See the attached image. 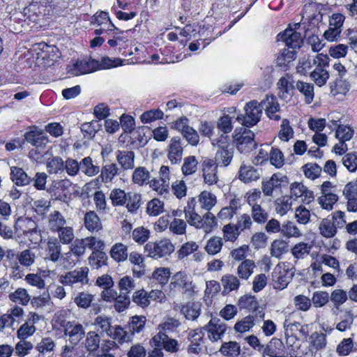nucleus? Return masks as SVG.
<instances>
[{
	"instance_id": "ea45409f",
	"label": "nucleus",
	"mask_w": 357,
	"mask_h": 357,
	"mask_svg": "<svg viewBox=\"0 0 357 357\" xmlns=\"http://www.w3.org/2000/svg\"><path fill=\"white\" fill-rule=\"evenodd\" d=\"M46 167L50 174H62L64 172V161L61 157H52L47 161Z\"/></svg>"
},
{
	"instance_id": "c85d7f7f",
	"label": "nucleus",
	"mask_w": 357,
	"mask_h": 357,
	"mask_svg": "<svg viewBox=\"0 0 357 357\" xmlns=\"http://www.w3.org/2000/svg\"><path fill=\"white\" fill-rule=\"evenodd\" d=\"M66 224L65 217L59 211H54L48 215V227L52 231L56 232Z\"/></svg>"
},
{
	"instance_id": "69168bd1",
	"label": "nucleus",
	"mask_w": 357,
	"mask_h": 357,
	"mask_svg": "<svg viewBox=\"0 0 357 357\" xmlns=\"http://www.w3.org/2000/svg\"><path fill=\"white\" fill-rule=\"evenodd\" d=\"M319 230L321 234L326 238L334 236L337 232L335 226L330 220L327 218L324 219L321 222L319 225Z\"/></svg>"
},
{
	"instance_id": "72a5a7b5",
	"label": "nucleus",
	"mask_w": 357,
	"mask_h": 357,
	"mask_svg": "<svg viewBox=\"0 0 357 357\" xmlns=\"http://www.w3.org/2000/svg\"><path fill=\"white\" fill-rule=\"evenodd\" d=\"M61 246L56 238H50L47 243V252L48 258L56 262L61 256Z\"/></svg>"
},
{
	"instance_id": "b1692460",
	"label": "nucleus",
	"mask_w": 357,
	"mask_h": 357,
	"mask_svg": "<svg viewBox=\"0 0 357 357\" xmlns=\"http://www.w3.org/2000/svg\"><path fill=\"white\" fill-rule=\"evenodd\" d=\"M264 355L271 357H282L284 355L283 342L278 338L272 339L264 349Z\"/></svg>"
},
{
	"instance_id": "aec40b11",
	"label": "nucleus",
	"mask_w": 357,
	"mask_h": 357,
	"mask_svg": "<svg viewBox=\"0 0 357 357\" xmlns=\"http://www.w3.org/2000/svg\"><path fill=\"white\" fill-rule=\"evenodd\" d=\"M234 153L233 147L218 149L213 160L215 164L220 167L229 166L232 161Z\"/></svg>"
},
{
	"instance_id": "4468645a",
	"label": "nucleus",
	"mask_w": 357,
	"mask_h": 357,
	"mask_svg": "<svg viewBox=\"0 0 357 357\" xmlns=\"http://www.w3.org/2000/svg\"><path fill=\"white\" fill-rule=\"evenodd\" d=\"M153 344L157 348H163L169 352H176L178 351V342L176 340L171 339L168 335L160 331L152 339Z\"/></svg>"
},
{
	"instance_id": "4be33fe9",
	"label": "nucleus",
	"mask_w": 357,
	"mask_h": 357,
	"mask_svg": "<svg viewBox=\"0 0 357 357\" xmlns=\"http://www.w3.org/2000/svg\"><path fill=\"white\" fill-rule=\"evenodd\" d=\"M116 160L123 170L131 169L135 166V153L132 151H117Z\"/></svg>"
},
{
	"instance_id": "20e7f679",
	"label": "nucleus",
	"mask_w": 357,
	"mask_h": 357,
	"mask_svg": "<svg viewBox=\"0 0 357 357\" xmlns=\"http://www.w3.org/2000/svg\"><path fill=\"white\" fill-rule=\"evenodd\" d=\"M242 132L235 130L233 136L234 142L238 151L242 153H248L256 149L257 142L255 140V133L246 128H241Z\"/></svg>"
},
{
	"instance_id": "a18cd8bd",
	"label": "nucleus",
	"mask_w": 357,
	"mask_h": 357,
	"mask_svg": "<svg viewBox=\"0 0 357 357\" xmlns=\"http://www.w3.org/2000/svg\"><path fill=\"white\" fill-rule=\"evenodd\" d=\"M312 248V244L300 242L291 248V254L296 259H303L309 255Z\"/></svg>"
},
{
	"instance_id": "423d86ee",
	"label": "nucleus",
	"mask_w": 357,
	"mask_h": 357,
	"mask_svg": "<svg viewBox=\"0 0 357 357\" xmlns=\"http://www.w3.org/2000/svg\"><path fill=\"white\" fill-rule=\"evenodd\" d=\"M89 268L86 266L77 268L73 271L61 275L59 282L63 285L71 287L77 283L82 285L86 284L89 282Z\"/></svg>"
},
{
	"instance_id": "774afa93",
	"label": "nucleus",
	"mask_w": 357,
	"mask_h": 357,
	"mask_svg": "<svg viewBox=\"0 0 357 357\" xmlns=\"http://www.w3.org/2000/svg\"><path fill=\"white\" fill-rule=\"evenodd\" d=\"M164 113L161 109H151L143 112L140 119L143 123H149L155 120L162 119Z\"/></svg>"
},
{
	"instance_id": "f3484780",
	"label": "nucleus",
	"mask_w": 357,
	"mask_h": 357,
	"mask_svg": "<svg viewBox=\"0 0 357 357\" xmlns=\"http://www.w3.org/2000/svg\"><path fill=\"white\" fill-rule=\"evenodd\" d=\"M291 77L288 75L280 78L277 83L279 97L285 101L291 98L292 92L296 88L290 80Z\"/></svg>"
},
{
	"instance_id": "bb28decb",
	"label": "nucleus",
	"mask_w": 357,
	"mask_h": 357,
	"mask_svg": "<svg viewBox=\"0 0 357 357\" xmlns=\"http://www.w3.org/2000/svg\"><path fill=\"white\" fill-rule=\"evenodd\" d=\"M223 287L222 293L225 295L229 294L231 291H237L240 287L239 279L233 274H225L221 279Z\"/></svg>"
},
{
	"instance_id": "ddd939ff",
	"label": "nucleus",
	"mask_w": 357,
	"mask_h": 357,
	"mask_svg": "<svg viewBox=\"0 0 357 357\" xmlns=\"http://www.w3.org/2000/svg\"><path fill=\"white\" fill-rule=\"evenodd\" d=\"M218 167L213 159L206 158L202 162L204 182L209 185H215L218 181Z\"/></svg>"
},
{
	"instance_id": "f03ea898",
	"label": "nucleus",
	"mask_w": 357,
	"mask_h": 357,
	"mask_svg": "<svg viewBox=\"0 0 357 357\" xmlns=\"http://www.w3.org/2000/svg\"><path fill=\"white\" fill-rule=\"evenodd\" d=\"M287 184L288 178L278 172L273 174L270 178L263 179L261 189L265 196H278L281 194V189Z\"/></svg>"
},
{
	"instance_id": "2f4dec72",
	"label": "nucleus",
	"mask_w": 357,
	"mask_h": 357,
	"mask_svg": "<svg viewBox=\"0 0 357 357\" xmlns=\"http://www.w3.org/2000/svg\"><path fill=\"white\" fill-rule=\"evenodd\" d=\"M181 312L188 320H195L200 314L201 307L199 303H188L181 307Z\"/></svg>"
},
{
	"instance_id": "4c0bfd02",
	"label": "nucleus",
	"mask_w": 357,
	"mask_h": 357,
	"mask_svg": "<svg viewBox=\"0 0 357 357\" xmlns=\"http://www.w3.org/2000/svg\"><path fill=\"white\" fill-rule=\"evenodd\" d=\"M271 255L275 258H280L282 255L289 251L288 243L282 239L274 240L271 245Z\"/></svg>"
},
{
	"instance_id": "13d9d810",
	"label": "nucleus",
	"mask_w": 357,
	"mask_h": 357,
	"mask_svg": "<svg viewBox=\"0 0 357 357\" xmlns=\"http://www.w3.org/2000/svg\"><path fill=\"white\" fill-rule=\"evenodd\" d=\"M141 195L136 192L127 193L126 208L130 213H135L140 206Z\"/></svg>"
},
{
	"instance_id": "2eb2a0df",
	"label": "nucleus",
	"mask_w": 357,
	"mask_h": 357,
	"mask_svg": "<svg viewBox=\"0 0 357 357\" xmlns=\"http://www.w3.org/2000/svg\"><path fill=\"white\" fill-rule=\"evenodd\" d=\"M262 106V109H264L267 116L273 120L279 121L281 116L276 114V112L280 111V105L275 96L273 95H267L265 100L260 102Z\"/></svg>"
},
{
	"instance_id": "393cba45",
	"label": "nucleus",
	"mask_w": 357,
	"mask_h": 357,
	"mask_svg": "<svg viewBox=\"0 0 357 357\" xmlns=\"http://www.w3.org/2000/svg\"><path fill=\"white\" fill-rule=\"evenodd\" d=\"M260 178V172L252 166L241 165L238 172V178L243 183H250Z\"/></svg>"
},
{
	"instance_id": "a19ab883",
	"label": "nucleus",
	"mask_w": 357,
	"mask_h": 357,
	"mask_svg": "<svg viewBox=\"0 0 357 357\" xmlns=\"http://www.w3.org/2000/svg\"><path fill=\"white\" fill-rule=\"evenodd\" d=\"M223 241L221 237L213 236L210 238L205 245L206 252L211 255H215L221 251Z\"/></svg>"
},
{
	"instance_id": "5fc2aeb1",
	"label": "nucleus",
	"mask_w": 357,
	"mask_h": 357,
	"mask_svg": "<svg viewBox=\"0 0 357 357\" xmlns=\"http://www.w3.org/2000/svg\"><path fill=\"white\" fill-rule=\"evenodd\" d=\"M132 301L137 306L142 308L146 307L150 305L148 292L144 289L135 291L132 294Z\"/></svg>"
},
{
	"instance_id": "0e129e2a",
	"label": "nucleus",
	"mask_w": 357,
	"mask_h": 357,
	"mask_svg": "<svg viewBox=\"0 0 357 357\" xmlns=\"http://www.w3.org/2000/svg\"><path fill=\"white\" fill-rule=\"evenodd\" d=\"M258 304L257 298L255 296L249 294L241 296L238 300V306L240 309H246L249 311L256 308Z\"/></svg>"
},
{
	"instance_id": "6e6d98bb",
	"label": "nucleus",
	"mask_w": 357,
	"mask_h": 357,
	"mask_svg": "<svg viewBox=\"0 0 357 357\" xmlns=\"http://www.w3.org/2000/svg\"><path fill=\"white\" fill-rule=\"evenodd\" d=\"M197 165L198 162L195 156L186 157L181 167L183 174L185 176L193 174L197 169Z\"/></svg>"
},
{
	"instance_id": "6ab92c4d",
	"label": "nucleus",
	"mask_w": 357,
	"mask_h": 357,
	"mask_svg": "<svg viewBox=\"0 0 357 357\" xmlns=\"http://www.w3.org/2000/svg\"><path fill=\"white\" fill-rule=\"evenodd\" d=\"M183 157V147L181 146L180 138L174 137L171 139L169 146L168 158L172 164H178Z\"/></svg>"
},
{
	"instance_id": "dca6fc26",
	"label": "nucleus",
	"mask_w": 357,
	"mask_h": 357,
	"mask_svg": "<svg viewBox=\"0 0 357 357\" xmlns=\"http://www.w3.org/2000/svg\"><path fill=\"white\" fill-rule=\"evenodd\" d=\"M291 197L301 198L303 202L310 204L314 199V195L303 183L295 182L291 185Z\"/></svg>"
},
{
	"instance_id": "7ed1b4c3",
	"label": "nucleus",
	"mask_w": 357,
	"mask_h": 357,
	"mask_svg": "<svg viewBox=\"0 0 357 357\" xmlns=\"http://www.w3.org/2000/svg\"><path fill=\"white\" fill-rule=\"evenodd\" d=\"M174 250V245L167 238L149 242L144 247V252L146 255L155 259L169 255Z\"/></svg>"
},
{
	"instance_id": "37998d69",
	"label": "nucleus",
	"mask_w": 357,
	"mask_h": 357,
	"mask_svg": "<svg viewBox=\"0 0 357 357\" xmlns=\"http://www.w3.org/2000/svg\"><path fill=\"white\" fill-rule=\"evenodd\" d=\"M108 337L117 340L120 343H123L131 341L132 333L130 331H125L119 326H115L112 328L111 335Z\"/></svg>"
},
{
	"instance_id": "0eeeda50",
	"label": "nucleus",
	"mask_w": 357,
	"mask_h": 357,
	"mask_svg": "<svg viewBox=\"0 0 357 357\" xmlns=\"http://www.w3.org/2000/svg\"><path fill=\"white\" fill-rule=\"evenodd\" d=\"M96 60L91 57L77 59L72 64L68 65V73L73 76L91 73L97 70Z\"/></svg>"
},
{
	"instance_id": "680f3d73",
	"label": "nucleus",
	"mask_w": 357,
	"mask_h": 357,
	"mask_svg": "<svg viewBox=\"0 0 357 357\" xmlns=\"http://www.w3.org/2000/svg\"><path fill=\"white\" fill-rule=\"evenodd\" d=\"M330 299L329 294L325 291H314L312 296V303L315 307H324Z\"/></svg>"
},
{
	"instance_id": "58836bf2",
	"label": "nucleus",
	"mask_w": 357,
	"mask_h": 357,
	"mask_svg": "<svg viewBox=\"0 0 357 357\" xmlns=\"http://www.w3.org/2000/svg\"><path fill=\"white\" fill-rule=\"evenodd\" d=\"M80 171L88 176H93L98 174L100 167L93 164L91 158L85 157L80 162Z\"/></svg>"
},
{
	"instance_id": "a878e982",
	"label": "nucleus",
	"mask_w": 357,
	"mask_h": 357,
	"mask_svg": "<svg viewBox=\"0 0 357 357\" xmlns=\"http://www.w3.org/2000/svg\"><path fill=\"white\" fill-rule=\"evenodd\" d=\"M295 87L304 97V101L306 104L309 105L313 102L314 98L313 84L298 80Z\"/></svg>"
},
{
	"instance_id": "f8f14e48",
	"label": "nucleus",
	"mask_w": 357,
	"mask_h": 357,
	"mask_svg": "<svg viewBox=\"0 0 357 357\" xmlns=\"http://www.w3.org/2000/svg\"><path fill=\"white\" fill-rule=\"evenodd\" d=\"M208 335V338L212 341L220 340L227 330V325L220 319L212 318L208 324L203 328Z\"/></svg>"
},
{
	"instance_id": "473e14b6",
	"label": "nucleus",
	"mask_w": 357,
	"mask_h": 357,
	"mask_svg": "<svg viewBox=\"0 0 357 357\" xmlns=\"http://www.w3.org/2000/svg\"><path fill=\"white\" fill-rule=\"evenodd\" d=\"M348 294L346 291L340 289L333 290L330 296V299L333 303L334 308L333 312L334 314L338 311L342 305H343L348 299Z\"/></svg>"
},
{
	"instance_id": "c03bdc74",
	"label": "nucleus",
	"mask_w": 357,
	"mask_h": 357,
	"mask_svg": "<svg viewBox=\"0 0 357 357\" xmlns=\"http://www.w3.org/2000/svg\"><path fill=\"white\" fill-rule=\"evenodd\" d=\"M119 169L115 163L105 165L101 169L100 176L104 183L111 182L119 174Z\"/></svg>"
},
{
	"instance_id": "39448f33",
	"label": "nucleus",
	"mask_w": 357,
	"mask_h": 357,
	"mask_svg": "<svg viewBox=\"0 0 357 357\" xmlns=\"http://www.w3.org/2000/svg\"><path fill=\"white\" fill-rule=\"evenodd\" d=\"M315 61L317 62V65L310 73V76L317 86H322L326 84L329 78V73L325 68L328 66L329 57L326 54H318Z\"/></svg>"
},
{
	"instance_id": "09e8293b",
	"label": "nucleus",
	"mask_w": 357,
	"mask_h": 357,
	"mask_svg": "<svg viewBox=\"0 0 357 357\" xmlns=\"http://www.w3.org/2000/svg\"><path fill=\"white\" fill-rule=\"evenodd\" d=\"M255 325L253 315H248L234 325L236 332L243 333L249 331Z\"/></svg>"
},
{
	"instance_id": "052dcab7",
	"label": "nucleus",
	"mask_w": 357,
	"mask_h": 357,
	"mask_svg": "<svg viewBox=\"0 0 357 357\" xmlns=\"http://www.w3.org/2000/svg\"><path fill=\"white\" fill-rule=\"evenodd\" d=\"M93 300V295L87 292H80L75 298V303L80 308L87 309Z\"/></svg>"
},
{
	"instance_id": "a211bd4d",
	"label": "nucleus",
	"mask_w": 357,
	"mask_h": 357,
	"mask_svg": "<svg viewBox=\"0 0 357 357\" xmlns=\"http://www.w3.org/2000/svg\"><path fill=\"white\" fill-rule=\"evenodd\" d=\"M39 320V316L35 313L31 314L28 321L23 324L17 330L19 339H26L31 336L36 331L35 323Z\"/></svg>"
},
{
	"instance_id": "c9c22d12",
	"label": "nucleus",
	"mask_w": 357,
	"mask_h": 357,
	"mask_svg": "<svg viewBox=\"0 0 357 357\" xmlns=\"http://www.w3.org/2000/svg\"><path fill=\"white\" fill-rule=\"evenodd\" d=\"M8 297L12 302L22 305H26L31 301V296L24 288H17Z\"/></svg>"
},
{
	"instance_id": "603ef678",
	"label": "nucleus",
	"mask_w": 357,
	"mask_h": 357,
	"mask_svg": "<svg viewBox=\"0 0 357 357\" xmlns=\"http://www.w3.org/2000/svg\"><path fill=\"white\" fill-rule=\"evenodd\" d=\"M100 335L95 331H89L86 334L85 347L89 351H96L100 346Z\"/></svg>"
},
{
	"instance_id": "338daca9",
	"label": "nucleus",
	"mask_w": 357,
	"mask_h": 357,
	"mask_svg": "<svg viewBox=\"0 0 357 357\" xmlns=\"http://www.w3.org/2000/svg\"><path fill=\"white\" fill-rule=\"evenodd\" d=\"M120 294L128 295L135 287V280L130 276H123L120 279L118 284Z\"/></svg>"
},
{
	"instance_id": "e2e57ef3",
	"label": "nucleus",
	"mask_w": 357,
	"mask_h": 357,
	"mask_svg": "<svg viewBox=\"0 0 357 357\" xmlns=\"http://www.w3.org/2000/svg\"><path fill=\"white\" fill-rule=\"evenodd\" d=\"M56 232H57L59 235V242L63 244H69L72 243L75 238L73 229L69 226H64Z\"/></svg>"
},
{
	"instance_id": "de8ad7c7",
	"label": "nucleus",
	"mask_w": 357,
	"mask_h": 357,
	"mask_svg": "<svg viewBox=\"0 0 357 357\" xmlns=\"http://www.w3.org/2000/svg\"><path fill=\"white\" fill-rule=\"evenodd\" d=\"M54 347V341L51 337H43L36 347V349L38 351V357H42L45 354L52 351Z\"/></svg>"
},
{
	"instance_id": "bf43d9fd",
	"label": "nucleus",
	"mask_w": 357,
	"mask_h": 357,
	"mask_svg": "<svg viewBox=\"0 0 357 357\" xmlns=\"http://www.w3.org/2000/svg\"><path fill=\"white\" fill-rule=\"evenodd\" d=\"M33 348V346L31 342L26 341L25 339H20L16 344L13 352L17 356L24 357L29 354Z\"/></svg>"
},
{
	"instance_id": "9b49d317",
	"label": "nucleus",
	"mask_w": 357,
	"mask_h": 357,
	"mask_svg": "<svg viewBox=\"0 0 357 357\" xmlns=\"http://www.w3.org/2000/svg\"><path fill=\"white\" fill-rule=\"evenodd\" d=\"M277 40L278 42H283L285 46L291 49H299L303 43L301 33L292 29H287L283 32L279 33Z\"/></svg>"
},
{
	"instance_id": "412c9836",
	"label": "nucleus",
	"mask_w": 357,
	"mask_h": 357,
	"mask_svg": "<svg viewBox=\"0 0 357 357\" xmlns=\"http://www.w3.org/2000/svg\"><path fill=\"white\" fill-rule=\"evenodd\" d=\"M93 326L97 332L102 336L111 335L113 326H112L111 319L103 315H99L94 319Z\"/></svg>"
},
{
	"instance_id": "f257e3e1",
	"label": "nucleus",
	"mask_w": 357,
	"mask_h": 357,
	"mask_svg": "<svg viewBox=\"0 0 357 357\" xmlns=\"http://www.w3.org/2000/svg\"><path fill=\"white\" fill-rule=\"evenodd\" d=\"M244 110L245 114H238L236 119L241 125L250 128L260 121L262 115V106L258 101L252 100L247 102Z\"/></svg>"
},
{
	"instance_id": "1a4fd4ad",
	"label": "nucleus",
	"mask_w": 357,
	"mask_h": 357,
	"mask_svg": "<svg viewBox=\"0 0 357 357\" xmlns=\"http://www.w3.org/2000/svg\"><path fill=\"white\" fill-rule=\"evenodd\" d=\"M293 273L285 265H278L273 273V287L275 289H285L292 279Z\"/></svg>"
},
{
	"instance_id": "9d476101",
	"label": "nucleus",
	"mask_w": 357,
	"mask_h": 357,
	"mask_svg": "<svg viewBox=\"0 0 357 357\" xmlns=\"http://www.w3.org/2000/svg\"><path fill=\"white\" fill-rule=\"evenodd\" d=\"M169 285L172 289H182L183 293L188 294H191L194 289L191 278L183 271L175 273L172 277Z\"/></svg>"
},
{
	"instance_id": "79ce46f5",
	"label": "nucleus",
	"mask_w": 357,
	"mask_h": 357,
	"mask_svg": "<svg viewBox=\"0 0 357 357\" xmlns=\"http://www.w3.org/2000/svg\"><path fill=\"white\" fill-rule=\"evenodd\" d=\"M220 351L225 356L236 357L240 354L241 347L238 342L229 341L224 342Z\"/></svg>"
},
{
	"instance_id": "864d4df0",
	"label": "nucleus",
	"mask_w": 357,
	"mask_h": 357,
	"mask_svg": "<svg viewBox=\"0 0 357 357\" xmlns=\"http://www.w3.org/2000/svg\"><path fill=\"white\" fill-rule=\"evenodd\" d=\"M316 59L317 56L313 58L309 56L299 60V63L296 67L297 73L304 75L308 73L313 66H316L317 65V62L315 61Z\"/></svg>"
},
{
	"instance_id": "6e6552de",
	"label": "nucleus",
	"mask_w": 357,
	"mask_h": 357,
	"mask_svg": "<svg viewBox=\"0 0 357 357\" xmlns=\"http://www.w3.org/2000/svg\"><path fill=\"white\" fill-rule=\"evenodd\" d=\"M60 325L63 328L64 335L68 336L70 343L74 345L77 344L85 335V330L79 323L63 320Z\"/></svg>"
},
{
	"instance_id": "e433bc0d",
	"label": "nucleus",
	"mask_w": 357,
	"mask_h": 357,
	"mask_svg": "<svg viewBox=\"0 0 357 357\" xmlns=\"http://www.w3.org/2000/svg\"><path fill=\"white\" fill-rule=\"evenodd\" d=\"M150 178V172L144 167H137L132 174V181L140 186L148 184Z\"/></svg>"
},
{
	"instance_id": "8fccbe9b",
	"label": "nucleus",
	"mask_w": 357,
	"mask_h": 357,
	"mask_svg": "<svg viewBox=\"0 0 357 357\" xmlns=\"http://www.w3.org/2000/svg\"><path fill=\"white\" fill-rule=\"evenodd\" d=\"M342 165L350 172L357 170V151H353L344 154L342 158Z\"/></svg>"
},
{
	"instance_id": "3c124183",
	"label": "nucleus",
	"mask_w": 357,
	"mask_h": 357,
	"mask_svg": "<svg viewBox=\"0 0 357 357\" xmlns=\"http://www.w3.org/2000/svg\"><path fill=\"white\" fill-rule=\"evenodd\" d=\"M299 326V322H292L289 319H285L284 322V327L286 330V335L288 336L287 339V343H289L296 338Z\"/></svg>"
},
{
	"instance_id": "f704fd0d",
	"label": "nucleus",
	"mask_w": 357,
	"mask_h": 357,
	"mask_svg": "<svg viewBox=\"0 0 357 357\" xmlns=\"http://www.w3.org/2000/svg\"><path fill=\"white\" fill-rule=\"evenodd\" d=\"M255 268V262L251 259L243 260L237 268V274L242 280H248Z\"/></svg>"
},
{
	"instance_id": "4d7b16f0",
	"label": "nucleus",
	"mask_w": 357,
	"mask_h": 357,
	"mask_svg": "<svg viewBox=\"0 0 357 357\" xmlns=\"http://www.w3.org/2000/svg\"><path fill=\"white\" fill-rule=\"evenodd\" d=\"M146 321V317L142 315H135L131 318L128 324V329L132 335L135 333H139L144 328Z\"/></svg>"
},
{
	"instance_id": "5701e85b",
	"label": "nucleus",
	"mask_w": 357,
	"mask_h": 357,
	"mask_svg": "<svg viewBox=\"0 0 357 357\" xmlns=\"http://www.w3.org/2000/svg\"><path fill=\"white\" fill-rule=\"evenodd\" d=\"M10 178L18 186H25L32 182V178L20 167H12L10 168Z\"/></svg>"
},
{
	"instance_id": "cd10ccee",
	"label": "nucleus",
	"mask_w": 357,
	"mask_h": 357,
	"mask_svg": "<svg viewBox=\"0 0 357 357\" xmlns=\"http://www.w3.org/2000/svg\"><path fill=\"white\" fill-rule=\"evenodd\" d=\"M109 255L116 262L125 261L128 257V247L121 243H116L111 248Z\"/></svg>"
},
{
	"instance_id": "c756f323",
	"label": "nucleus",
	"mask_w": 357,
	"mask_h": 357,
	"mask_svg": "<svg viewBox=\"0 0 357 357\" xmlns=\"http://www.w3.org/2000/svg\"><path fill=\"white\" fill-rule=\"evenodd\" d=\"M85 227L90 231H98L102 229V223L98 215L92 211L87 212L84 215Z\"/></svg>"
},
{
	"instance_id": "7c9ffc66",
	"label": "nucleus",
	"mask_w": 357,
	"mask_h": 357,
	"mask_svg": "<svg viewBox=\"0 0 357 357\" xmlns=\"http://www.w3.org/2000/svg\"><path fill=\"white\" fill-rule=\"evenodd\" d=\"M89 264L93 269H99L107 265L108 257L106 253L102 250L93 251L89 257Z\"/></svg>"
},
{
	"instance_id": "49530a36",
	"label": "nucleus",
	"mask_w": 357,
	"mask_h": 357,
	"mask_svg": "<svg viewBox=\"0 0 357 357\" xmlns=\"http://www.w3.org/2000/svg\"><path fill=\"white\" fill-rule=\"evenodd\" d=\"M199 201L201 207L208 211H209L217 202L215 195L208 191H203L199 195Z\"/></svg>"
}]
</instances>
